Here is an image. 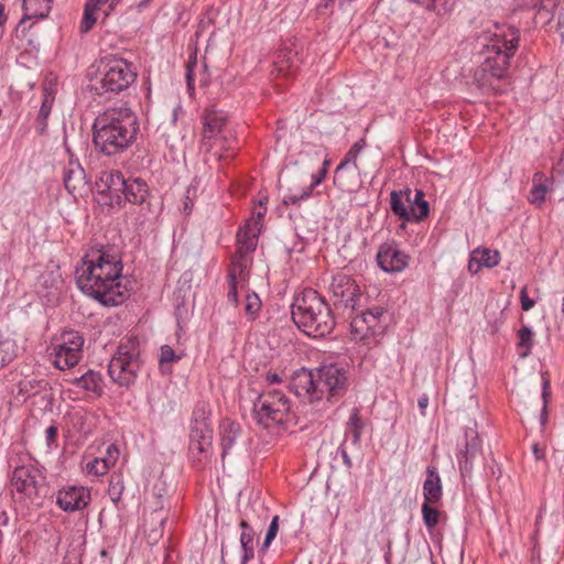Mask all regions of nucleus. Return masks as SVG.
Wrapping results in <instances>:
<instances>
[{
  "instance_id": "4",
  "label": "nucleus",
  "mask_w": 564,
  "mask_h": 564,
  "mask_svg": "<svg viewBox=\"0 0 564 564\" xmlns=\"http://www.w3.org/2000/svg\"><path fill=\"white\" fill-rule=\"evenodd\" d=\"M346 371L329 365L313 370L301 368L290 378L289 389L297 397L317 401L324 397H338L346 391Z\"/></svg>"
},
{
  "instance_id": "16",
  "label": "nucleus",
  "mask_w": 564,
  "mask_h": 564,
  "mask_svg": "<svg viewBox=\"0 0 564 564\" xmlns=\"http://www.w3.org/2000/svg\"><path fill=\"white\" fill-rule=\"evenodd\" d=\"M377 262L384 272H401L409 264V256L400 250L397 242L388 241L381 245L377 253Z\"/></svg>"
},
{
  "instance_id": "20",
  "label": "nucleus",
  "mask_w": 564,
  "mask_h": 564,
  "mask_svg": "<svg viewBox=\"0 0 564 564\" xmlns=\"http://www.w3.org/2000/svg\"><path fill=\"white\" fill-rule=\"evenodd\" d=\"M262 225L259 221H247L237 232V254L249 256L256 250L258 236Z\"/></svg>"
},
{
  "instance_id": "46",
  "label": "nucleus",
  "mask_w": 564,
  "mask_h": 564,
  "mask_svg": "<svg viewBox=\"0 0 564 564\" xmlns=\"http://www.w3.org/2000/svg\"><path fill=\"white\" fill-rule=\"evenodd\" d=\"M228 284H229V291L227 294V299L230 303H232L235 306H237L238 305V288H242L241 282H239L238 280H228Z\"/></svg>"
},
{
  "instance_id": "60",
  "label": "nucleus",
  "mask_w": 564,
  "mask_h": 564,
  "mask_svg": "<svg viewBox=\"0 0 564 564\" xmlns=\"http://www.w3.org/2000/svg\"><path fill=\"white\" fill-rule=\"evenodd\" d=\"M364 147V140H360L358 142H355V156L357 155V153L362 149Z\"/></svg>"
},
{
  "instance_id": "59",
  "label": "nucleus",
  "mask_w": 564,
  "mask_h": 564,
  "mask_svg": "<svg viewBox=\"0 0 564 564\" xmlns=\"http://www.w3.org/2000/svg\"><path fill=\"white\" fill-rule=\"evenodd\" d=\"M359 422H360L359 417H357V415L355 414V423H354V426H355V442L358 438L357 430L359 429Z\"/></svg>"
},
{
  "instance_id": "21",
  "label": "nucleus",
  "mask_w": 564,
  "mask_h": 564,
  "mask_svg": "<svg viewBox=\"0 0 564 564\" xmlns=\"http://www.w3.org/2000/svg\"><path fill=\"white\" fill-rule=\"evenodd\" d=\"M500 262V253L489 248H477L471 252L468 270L473 274L478 273L481 267L494 268Z\"/></svg>"
},
{
  "instance_id": "24",
  "label": "nucleus",
  "mask_w": 564,
  "mask_h": 564,
  "mask_svg": "<svg viewBox=\"0 0 564 564\" xmlns=\"http://www.w3.org/2000/svg\"><path fill=\"white\" fill-rule=\"evenodd\" d=\"M70 382L79 389L91 392L100 397L104 392V379L100 372L88 370L80 377H75Z\"/></svg>"
},
{
  "instance_id": "15",
  "label": "nucleus",
  "mask_w": 564,
  "mask_h": 564,
  "mask_svg": "<svg viewBox=\"0 0 564 564\" xmlns=\"http://www.w3.org/2000/svg\"><path fill=\"white\" fill-rule=\"evenodd\" d=\"M122 203L129 202L140 207L139 213L147 217L152 215V204L149 200V187L141 178H128L124 183V189L121 193Z\"/></svg>"
},
{
  "instance_id": "18",
  "label": "nucleus",
  "mask_w": 564,
  "mask_h": 564,
  "mask_svg": "<svg viewBox=\"0 0 564 564\" xmlns=\"http://www.w3.org/2000/svg\"><path fill=\"white\" fill-rule=\"evenodd\" d=\"M64 185L67 192L74 197L83 196L90 187L86 174L79 162L69 160L64 169Z\"/></svg>"
},
{
  "instance_id": "3",
  "label": "nucleus",
  "mask_w": 564,
  "mask_h": 564,
  "mask_svg": "<svg viewBox=\"0 0 564 564\" xmlns=\"http://www.w3.org/2000/svg\"><path fill=\"white\" fill-rule=\"evenodd\" d=\"M95 149L107 156L127 150L135 140L139 123L134 112L126 106L109 108L100 113L93 126Z\"/></svg>"
},
{
  "instance_id": "51",
  "label": "nucleus",
  "mask_w": 564,
  "mask_h": 564,
  "mask_svg": "<svg viewBox=\"0 0 564 564\" xmlns=\"http://www.w3.org/2000/svg\"><path fill=\"white\" fill-rule=\"evenodd\" d=\"M337 454H340L341 459H343L344 464L347 467L351 466V460H350V456H349V453H348V446H347V441L346 440L343 442V444L338 448Z\"/></svg>"
},
{
  "instance_id": "27",
  "label": "nucleus",
  "mask_w": 564,
  "mask_h": 564,
  "mask_svg": "<svg viewBox=\"0 0 564 564\" xmlns=\"http://www.w3.org/2000/svg\"><path fill=\"white\" fill-rule=\"evenodd\" d=\"M410 195L411 189L392 191L390 197V207L395 216L405 221H411L410 216Z\"/></svg>"
},
{
  "instance_id": "9",
  "label": "nucleus",
  "mask_w": 564,
  "mask_h": 564,
  "mask_svg": "<svg viewBox=\"0 0 564 564\" xmlns=\"http://www.w3.org/2000/svg\"><path fill=\"white\" fill-rule=\"evenodd\" d=\"M142 361L133 341L122 343L108 365V375L120 387L129 388L138 377Z\"/></svg>"
},
{
  "instance_id": "40",
  "label": "nucleus",
  "mask_w": 564,
  "mask_h": 564,
  "mask_svg": "<svg viewBox=\"0 0 564 564\" xmlns=\"http://www.w3.org/2000/svg\"><path fill=\"white\" fill-rule=\"evenodd\" d=\"M321 182L319 178H316L307 187L301 189L299 193H289L284 195L283 203L285 205H295L299 204L301 200L310 197L312 189L315 185H317Z\"/></svg>"
},
{
  "instance_id": "55",
  "label": "nucleus",
  "mask_w": 564,
  "mask_h": 564,
  "mask_svg": "<svg viewBox=\"0 0 564 564\" xmlns=\"http://www.w3.org/2000/svg\"><path fill=\"white\" fill-rule=\"evenodd\" d=\"M45 435L47 443H53L57 436V427L54 425L48 426L45 431Z\"/></svg>"
},
{
  "instance_id": "45",
  "label": "nucleus",
  "mask_w": 564,
  "mask_h": 564,
  "mask_svg": "<svg viewBox=\"0 0 564 564\" xmlns=\"http://www.w3.org/2000/svg\"><path fill=\"white\" fill-rule=\"evenodd\" d=\"M86 469L89 474L99 476L105 475L108 471L107 463L102 458H95L91 462H88L86 465Z\"/></svg>"
},
{
  "instance_id": "47",
  "label": "nucleus",
  "mask_w": 564,
  "mask_h": 564,
  "mask_svg": "<svg viewBox=\"0 0 564 564\" xmlns=\"http://www.w3.org/2000/svg\"><path fill=\"white\" fill-rule=\"evenodd\" d=\"M122 491H123V485H122L121 480L119 478L116 481L112 479L110 481V487H109V495H110L112 501H118L121 498Z\"/></svg>"
},
{
  "instance_id": "43",
  "label": "nucleus",
  "mask_w": 564,
  "mask_h": 564,
  "mask_svg": "<svg viewBox=\"0 0 564 564\" xmlns=\"http://www.w3.org/2000/svg\"><path fill=\"white\" fill-rule=\"evenodd\" d=\"M96 21H97L96 11L88 10V8L85 6L84 15H83V19H82V22L79 25L80 32L82 33L89 32L93 29V26L95 25Z\"/></svg>"
},
{
  "instance_id": "29",
  "label": "nucleus",
  "mask_w": 564,
  "mask_h": 564,
  "mask_svg": "<svg viewBox=\"0 0 564 564\" xmlns=\"http://www.w3.org/2000/svg\"><path fill=\"white\" fill-rule=\"evenodd\" d=\"M560 0H534L532 7L536 11L534 21L536 24L546 25L555 17Z\"/></svg>"
},
{
  "instance_id": "63",
  "label": "nucleus",
  "mask_w": 564,
  "mask_h": 564,
  "mask_svg": "<svg viewBox=\"0 0 564 564\" xmlns=\"http://www.w3.org/2000/svg\"><path fill=\"white\" fill-rule=\"evenodd\" d=\"M191 209H192V207L189 206V204H188L187 202H185V203H184V210H185L186 213H189V212H191Z\"/></svg>"
},
{
  "instance_id": "33",
  "label": "nucleus",
  "mask_w": 564,
  "mask_h": 564,
  "mask_svg": "<svg viewBox=\"0 0 564 564\" xmlns=\"http://www.w3.org/2000/svg\"><path fill=\"white\" fill-rule=\"evenodd\" d=\"M352 156V148L349 149L345 155V159L338 164L334 173V184L345 191L348 186V176L346 175V166L349 164Z\"/></svg>"
},
{
  "instance_id": "31",
  "label": "nucleus",
  "mask_w": 564,
  "mask_h": 564,
  "mask_svg": "<svg viewBox=\"0 0 564 564\" xmlns=\"http://www.w3.org/2000/svg\"><path fill=\"white\" fill-rule=\"evenodd\" d=\"M240 528L242 529L240 535V544L242 549L241 564H247L254 556V532L252 528L248 524V522L245 520L240 522Z\"/></svg>"
},
{
  "instance_id": "22",
  "label": "nucleus",
  "mask_w": 564,
  "mask_h": 564,
  "mask_svg": "<svg viewBox=\"0 0 564 564\" xmlns=\"http://www.w3.org/2000/svg\"><path fill=\"white\" fill-rule=\"evenodd\" d=\"M241 433V426L239 423L231 421L230 419H224L219 424L220 444H221V457L223 459L229 454L230 449L236 445L238 437Z\"/></svg>"
},
{
  "instance_id": "37",
  "label": "nucleus",
  "mask_w": 564,
  "mask_h": 564,
  "mask_svg": "<svg viewBox=\"0 0 564 564\" xmlns=\"http://www.w3.org/2000/svg\"><path fill=\"white\" fill-rule=\"evenodd\" d=\"M52 106H53V98L45 96L42 101V105H41V108L39 110L37 118H36V121H37L36 129L41 134L44 133L46 130L47 118L51 113Z\"/></svg>"
},
{
  "instance_id": "35",
  "label": "nucleus",
  "mask_w": 564,
  "mask_h": 564,
  "mask_svg": "<svg viewBox=\"0 0 564 564\" xmlns=\"http://www.w3.org/2000/svg\"><path fill=\"white\" fill-rule=\"evenodd\" d=\"M544 175L541 172H536L533 176L534 185L530 192V202L532 204H542L545 200V194L547 192L546 185L542 184Z\"/></svg>"
},
{
  "instance_id": "17",
  "label": "nucleus",
  "mask_w": 564,
  "mask_h": 564,
  "mask_svg": "<svg viewBox=\"0 0 564 564\" xmlns=\"http://www.w3.org/2000/svg\"><path fill=\"white\" fill-rule=\"evenodd\" d=\"M90 501V492L85 487L68 486L57 492L56 502L58 507L66 511L73 512L83 510Z\"/></svg>"
},
{
  "instance_id": "42",
  "label": "nucleus",
  "mask_w": 564,
  "mask_h": 564,
  "mask_svg": "<svg viewBox=\"0 0 564 564\" xmlns=\"http://www.w3.org/2000/svg\"><path fill=\"white\" fill-rule=\"evenodd\" d=\"M456 4V0H430L427 9L437 15L449 13Z\"/></svg>"
},
{
  "instance_id": "56",
  "label": "nucleus",
  "mask_w": 564,
  "mask_h": 564,
  "mask_svg": "<svg viewBox=\"0 0 564 564\" xmlns=\"http://www.w3.org/2000/svg\"><path fill=\"white\" fill-rule=\"evenodd\" d=\"M186 82H187L188 89H193L194 88V74H193V67L189 64L187 65Z\"/></svg>"
},
{
  "instance_id": "57",
  "label": "nucleus",
  "mask_w": 564,
  "mask_h": 564,
  "mask_svg": "<svg viewBox=\"0 0 564 564\" xmlns=\"http://www.w3.org/2000/svg\"><path fill=\"white\" fill-rule=\"evenodd\" d=\"M417 405L422 413H424L425 409L429 405V397L426 394H423L419 398Z\"/></svg>"
},
{
  "instance_id": "25",
  "label": "nucleus",
  "mask_w": 564,
  "mask_h": 564,
  "mask_svg": "<svg viewBox=\"0 0 564 564\" xmlns=\"http://www.w3.org/2000/svg\"><path fill=\"white\" fill-rule=\"evenodd\" d=\"M52 356L54 357L53 362L55 367L64 370L76 366L82 357V352L57 343L53 347Z\"/></svg>"
},
{
  "instance_id": "2",
  "label": "nucleus",
  "mask_w": 564,
  "mask_h": 564,
  "mask_svg": "<svg viewBox=\"0 0 564 564\" xmlns=\"http://www.w3.org/2000/svg\"><path fill=\"white\" fill-rule=\"evenodd\" d=\"M121 262L102 249H91L76 269V283L83 293L104 305H118L127 297L121 285Z\"/></svg>"
},
{
  "instance_id": "14",
  "label": "nucleus",
  "mask_w": 564,
  "mask_h": 564,
  "mask_svg": "<svg viewBox=\"0 0 564 564\" xmlns=\"http://www.w3.org/2000/svg\"><path fill=\"white\" fill-rule=\"evenodd\" d=\"M330 292L335 310L343 311L347 318L352 317V278L350 274L337 273L330 283Z\"/></svg>"
},
{
  "instance_id": "30",
  "label": "nucleus",
  "mask_w": 564,
  "mask_h": 564,
  "mask_svg": "<svg viewBox=\"0 0 564 564\" xmlns=\"http://www.w3.org/2000/svg\"><path fill=\"white\" fill-rule=\"evenodd\" d=\"M424 192L421 189H415V193L410 195V216L411 221H421L429 216L430 205L429 202L424 199Z\"/></svg>"
},
{
  "instance_id": "23",
  "label": "nucleus",
  "mask_w": 564,
  "mask_h": 564,
  "mask_svg": "<svg viewBox=\"0 0 564 564\" xmlns=\"http://www.w3.org/2000/svg\"><path fill=\"white\" fill-rule=\"evenodd\" d=\"M423 496L425 502L438 503L443 496L441 477L435 466H427L426 478L423 482Z\"/></svg>"
},
{
  "instance_id": "50",
  "label": "nucleus",
  "mask_w": 564,
  "mask_h": 564,
  "mask_svg": "<svg viewBox=\"0 0 564 564\" xmlns=\"http://www.w3.org/2000/svg\"><path fill=\"white\" fill-rule=\"evenodd\" d=\"M107 457L102 458L105 460V463H107V467L110 468V466H113L117 458H118V455H119V451L118 448L115 446V445H110L107 449Z\"/></svg>"
},
{
  "instance_id": "49",
  "label": "nucleus",
  "mask_w": 564,
  "mask_h": 564,
  "mask_svg": "<svg viewBox=\"0 0 564 564\" xmlns=\"http://www.w3.org/2000/svg\"><path fill=\"white\" fill-rule=\"evenodd\" d=\"M549 389H550V381L547 379H545L543 381V393H542V397L544 400V405H543L542 413H541V424L542 425H544L546 423V417H547L546 397L549 395Z\"/></svg>"
},
{
  "instance_id": "28",
  "label": "nucleus",
  "mask_w": 564,
  "mask_h": 564,
  "mask_svg": "<svg viewBox=\"0 0 564 564\" xmlns=\"http://www.w3.org/2000/svg\"><path fill=\"white\" fill-rule=\"evenodd\" d=\"M251 264V258L249 256H242L235 253L231 260V265L228 271V280H238L241 282V286H245L248 278V269Z\"/></svg>"
},
{
  "instance_id": "54",
  "label": "nucleus",
  "mask_w": 564,
  "mask_h": 564,
  "mask_svg": "<svg viewBox=\"0 0 564 564\" xmlns=\"http://www.w3.org/2000/svg\"><path fill=\"white\" fill-rule=\"evenodd\" d=\"M109 0H88L86 2V7L88 10L98 11L102 6H105Z\"/></svg>"
},
{
  "instance_id": "12",
  "label": "nucleus",
  "mask_w": 564,
  "mask_h": 564,
  "mask_svg": "<svg viewBox=\"0 0 564 564\" xmlns=\"http://www.w3.org/2000/svg\"><path fill=\"white\" fill-rule=\"evenodd\" d=\"M459 470L463 478L469 477L476 464L481 463V441L475 429L465 431V446L457 455Z\"/></svg>"
},
{
  "instance_id": "64",
  "label": "nucleus",
  "mask_w": 564,
  "mask_h": 564,
  "mask_svg": "<svg viewBox=\"0 0 564 564\" xmlns=\"http://www.w3.org/2000/svg\"><path fill=\"white\" fill-rule=\"evenodd\" d=\"M333 2L334 0H325L323 7L328 8Z\"/></svg>"
},
{
  "instance_id": "48",
  "label": "nucleus",
  "mask_w": 564,
  "mask_h": 564,
  "mask_svg": "<svg viewBox=\"0 0 564 564\" xmlns=\"http://www.w3.org/2000/svg\"><path fill=\"white\" fill-rule=\"evenodd\" d=\"M520 303L523 311H530L534 306V301L528 295L527 286H523L520 291Z\"/></svg>"
},
{
  "instance_id": "26",
  "label": "nucleus",
  "mask_w": 564,
  "mask_h": 564,
  "mask_svg": "<svg viewBox=\"0 0 564 564\" xmlns=\"http://www.w3.org/2000/svg\"><path fill=\"white\" fill-rule=\"evenodd\" d=\"M52 0H23V17L17 28V31L24 24L26 20L33 18L44 19L51 10Z\"/></svg>"
},
{
  "instance_id": "32",
  "label": "nucleus",
  "mask_w": 564,
  "mask_h": 564,
  "mask_svg": "<svg viewBox=\"0 0 564 564\" xmlns=\"http://www.w3.org/2000/svg\"><path fill=\"white\" fill-rule=\"evenodd\" d=\"M518 348L521 350L519 352L521 358H527L533 346V332L529 326L523 325L518 332Z\"/></svg>"
},
{
  "instance_id": "52",
  "label": "nucleus",
  "mask_w": 564,
  "mask_h": 564,
  "mask_svg": "<svg viewBox=\"0 0 564 564\" xmlns=\"http://www.w3.org/2000/svg\"><path fill=\"white\" fill-rule=\"evenodd\" d=\"M267 213V208L262 206V202H260V205L258 208L253 210L252 218L248 221H259L262 225V218L264 217Z\"/></svg>"
},
{
  "instance_id": "39",
  "label": "nucleus",
  "mask_w": 564,
  "mask_h": 564,
  "mask_svg": "<svg viewBox=\"0 0 564 564\" xmlns=\"http://www.w3.org/2000/svg\"><path fill=\"white\" fill-rule=\"evenodd\" d=\"M181 357L175 354V351L172 349L171 346L164 345L161 347V355H160V369L164 373H170L171 367L170 364L172 361L178 360Z\"/></svg>"
},
{
  "instance_id": "19",
  "label": "nucleus",
  "mask_w": 564,
  "mask_h": 564,
  "mask_svg": "<svg viewBox=\"0 0 564 564\" xmlns=\"http://www.w3.org/2000/svg\"><path fill=\"white\" fill-rule=\"evenodd\" d=\"M301 62L299 52L291 45L284 44L276 53L272 73L278 76H291L299 68Z\"/></svg>"
},
{
  "instance_id": "62",
  "label": "nucleus",
  "mask_w": 564,
  "mask_h": 564,
  "mask_svg": "<svg viewBox=\"0 0 564 564\" xmlns=\"http://www.w3.org/2000/svg\"><path fill=\"white\" fill-rule=\"evenodd\" d=\"M152 0H142L139 2L138 8L143 9L145 8Z\"/></svg>"
},
{
  "instance_id": "44",
  "label": "nucleus",
  "mask_w": 564,
  "mask_h": 564,
  "mask_svg": "<svg viewBox=\"0 0 564 564\" xmlns=\"http://www.w3.org/2000/svg\"><path fill=\"white\" fill-rule=\"evenodd\" d=\"M279 516H274L270 525H269V529L267 531V534H265V539L263 541V544L260 549V552H264L271 544V542L274 540V538L276 536V533H278V528H279Z\"/></svg>"
},
{
  "instance_id": "53",
  "label": "nucleus",
  "mask_w": 564,
  "mask_h": 564,
  "mask_svg": "<svg viewBox=\"0 0 564 564\" xmlns=\"http://www.w3.org/2000/svg\"><path fill=\"white\" fill-rule=\"evenodd\" d=\"M369 324H373V323L371 322V318H369V317H368V323H359V324L357 325V327H359V328H360V332H359V334H358V335H360V338H361V339H364V338H366V337H367V335H368V330H370V329H372V328H375V327H376V326H369Z\"/></svg>"
},
{
  "instance_id": "8",
  "label": "nucleus",
  "mask_w": 564,
  "mask_h": 564,
  "mask_svg": "<svg viewBox=\"0 0 564 564\" xmlns=\"http://www.w3.org/2000/svg\"><path fill=\"white\" fill-rule=\"evenodd\" d=\"M99 73L100 79L94 86L98 95L119 94L137 78L132 64L117 55L104 57L100 61Z\"/></svg>"
},
{
  "instance_id": "61",
  "label": "nucleus",
  "mask_w": 564,
  "mask_h": 564,
  "mask_svg": "<svg viewBox=\"0 0 564 564\" xmlns=\"http://www.w3.org/2000/svg\"><path fill=\"white\" fill-rule=\"evenodd\" d=\"M558 26L564 28V12L558 13Z\"/></svg>"
},
{
  "instance_id": "7",
  "label": "nucleus",
  "mask_w": 564,
  "mask_h": 564,
  "mask_svg": "<svg viewBox=\"0 0 564 564\" xmlns=\"http://www.w3.org/2000/svg\"><path fill=\"white\" fill-rule=\"evenodd\" d=\"M235 141L227 115L223 110L206 109L203 116L202 148L208 152L219 148V150L216 149L214 155L220 160L228 155H224L219 151H230Z\"/></svg>"
},
{
  "instance_id": "6",
  "label": "nucleus",
  "mask_w": 564,
  "mask_h": 564,
  "mask_svg": "<svg viewBox=\"0 0 564 564\" xmlns=\"http://www.w3.org/2000/svg\"><path fill=\"white\" fill-rule=\"evenodd\" d=\"M12 495L28 508L41 507L47 494L45 476L33 465L14 468L11 476Z\"/></svg>"
},
{
  "instance_id": "58",
  "label": "nucleus",
  "mask_w": 564,
  "mask_h": 564,
  "mask_svg": "<svg viewBox=\"0 0 564 564\" xmlns=\"http://www.w3.org/2000/svg\"><path fill=\"white\" fill-rule=\"evenodd\" d=\"M267 381L270 383H280V382H282V378L280 375H278L275 372H268Z\"/></svg>"
},
{
  "instance_id": "13",
  "label": "nucleus",
  "mask_w": 564,
  "mask_h": 564,
  "mask_svg": "<svg viewBox=\"0 0 564 564\" xmlns=\"http://www.w3.org/2000/svg\"><path fill=\"white\" fill-rule=\"evenodd\" d=\"M126 178L119 171H101L95 182L96 192L108 198L107 204L121 206V193L124 189Z\"/></svg>"
},
{
  "instance_id": "41",
  "label": "nucleus",
  "mask_w": 564,
  "mask_h": 564,
  "mask_svg": "<svg viewBox=\"0 0 564 564\" xmlns=\"http://www.w3.org/2000/svg\"><path fill=\"white\" fill-rule=\"evenodd\" d=\"M261 300L254 292L247 293L245 303V313L249 319L253 321L261 308Z\"/></svg>"
},
{
  "instance_id": "10",
  "label": "nucleus",
  "mask_w": 564,
  "mask_h": 564,
  "mask_svg": "<svg viewBox=\"0 0 564 564\" xmlns=\"http://www.w3.org/2000/svg\"><path fill=\"white\" fill-rule=\"evenodd\" d=\"M209 415L210 409L206 402L195 405L189 432V451L195 463H203L210 455L213 430Z\"/></svg>"
},
{
  "instance_id": "1",
  "label": "nucleus",
  "mask_w": 564,
  "mask_h": 564,
  "mask_svg": "<svg viewBox=\"0 0 564 564\" xmlns=\"http://www.w3.org/2000/svg\"><path fill=\"white\" fill-rule=\"evenodd\" d=\"M478 39L484 41L486 56L474 79L484 93L502 94L507 90L505 79L510 61L519 47L520 31L507 23L492 22Z\"/></svg>"
},
{
  "instance_id": "5",
  "label": "nucleus",
  "mask_w": 564,
  "mask_h": 564,
  "mask_svg": "<svg viewBox=\"0 0 564 564\" xmlns=\"http://www.w3.org/2000/svg\"><path fill=\"white\" fill-rule=\"evenodd\" d=\"M291 317L300 330L314 338L325 337L335 326L328 304L313 289H305L294 297Z\"/></svg>"
},
{
  "instance_id": "36",
  "label": "nucleus",
  "mask_w": 564,
  "mask_h": 564,
  "mask_svg": "<svg viewBox=\"0 0 564 564\" xmlns=\"http://www.w3.org/2000/svg\"><path fill=\"white\" fill-rule=\"evenodd\" d=\"M58 344L82 352L84 338L78 332L70 329L62 333Z\"/></svg>"
},
{
  "instance_id": "11",
  "label": "nucleus",
  "mask_w": 564,
  "mask_h": 564,
  "mask_svg": "<svg viewBox=\"0 0 564 564\" xmlns=\"http://www.w3.org/2000/svg\"><path fill=\"white\" fill-rule=\"evenodd\" d=\"M290 411V403L280 390H271L258 397L253 404V416L265 429L281 425Z\"/></svg>"
},
{
  "instance_id": "38",
  "label": "nucleus",
  "mask_w": 564,
  "mask_h": 564,
  "mask_svg": "<svg viewBox=\"0 0 564 564\" xmlns=\"http://www.w3.org/2000/svg\"><path fill=\"white\" fill-rule=\"evenodd\" d=\"M432 502H425L422 505L423 522L427 529H434L440 520V511L432 507Z\"/></svg>"
},
{
  "instance_id": "34",
  "label": "nucleus",
  "mask_w": 564,
  "mask_h": 564,
  "mask_svg": "<svg viewBox=\"0 0 564 564\" xmlns=\"http://www.w3.org/2000/svg\"><path fill=\"white\" fill-rule=\"evenodd\" d=\"M383 314V310L379 306H373L368 311L361 312L358 315H355V337L359 334L360 328L357 327L359 323H368V317L371 318L373 324H369V326H377L380 316Z\"/></svg>"
}]
</instances>
